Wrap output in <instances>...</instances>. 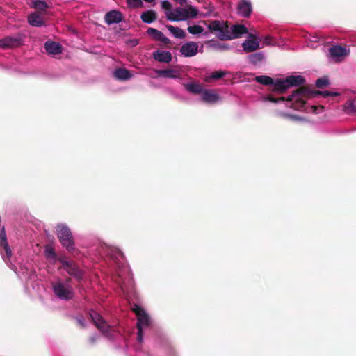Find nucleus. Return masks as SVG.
<instances>
[{
  "mask_svg": "<svg viewBox=\"0 0 356 356\" xmlns=\"http://www.w3.org/2000/svg\"><path fill=\"white\" fill-rule=\"evenodd\" d=\"M56 233L61 245L69 252H73L75 250V243L71 229L64 224H59L56 226Z\"/></svg>",
  "mask_w": 356,
  "mask_h": 356,
  "instance_id": "nucleus-1",
  "label": "nucleus"
},
{
  "mask_svg": "<svg viewBox=\"0 0 356 356\" xmlns=\"http://www.w3.org/2000/svg\"><path fill=\"white\" fill-rule=\"evenodd\" d=\"M197 14V9L189 6L188 8H178L175 9L167 15V18L170 21H183L188 18H194Z\"/></svg>",
  "mask_w": 356,
  "mask_h": 356,
  "instance_id": "nucleus-2",
  "label": "nucleus"
},
{
  "mask_svg": "<svg viewBox=\"0 0 356 356\" xmlns=\"http://www.w3.org/2000/svg\"><path fill=\"white\" fill-rule=\"evenodd\" d=\"M312 89L309 86H301L295 90V93L298 94V98L291 104V107L296 110H300L305 106L306 101L302 98L309 99L312 98Z\"/></svg>",
  "mask_w": 356,
  "mask_h": 356,
  "instance_id": "nucleus-3",
  "label": "nucleus"
},
{
  "mask_svg": "<svg viewBox=\"0 0 356 356\" xmlns=\"http://www.w3.org/2000/svg\"><path fill=\"white\" fill-rule=\"evenodd\" d=\"M52 288L54 294L61 300H69L74 298V290L70 285L65 286L63 282H58L53 284Z\"/></svg>",
  "mask_w": 356,
  "mask_h": 356,
  "instance_id": "nucleus-4",
  "label": "nucleus"
},
{
  "mask_svg": "<svg viewBox=\"0 0 356 356\" xmlns=\"http://www.w3.org/2000/svg\"><path fill=\"white\" fill-rule=\"evenodd\" d=\"M58 261L62 264L61 268L70 275L77 280H81L83 278V273L75 262L67 261L65 257H60Z\"/></svg>",
  "mask_w": 356,
  "mask_h": 356,
  "instance_id": "nucleus-5",
  "label": "nucleus"
},
{
  "mask_svg": "<svg viewBox=\"0 0 356 356\" xmlns=\"http://www.w3.org/2000/svg\"><path fill=\"white\" fill-rule=\"evenodd\" d=\"M248 33L247 28L241 24H235L231 26L230 29L227 28L225 33H222L219 36L220 40H230L240 38L242 35Z\"/></svg>",
  "mask_w": 356,
  "mask_h": 356,
  "instance_id": "nucleus-6",
  "label": "nucleus"
},
{
  "mask_svg": "<svg viewBox=\"0 0 356 356\" xmlns=\"http://www.w3.org/2000/svg\"><path fill=\"white\" fill-rule=\"evenodd\" d=\"M90 316L96 327L103 334H109L111 327L99 314L94 311H92L91 312H90Z\"/></svg>",
  "mask_w": 356,
  "mask_h": 356,
  "instance_id": "nucleus-7",
  "label": "nucleus"
},
{
  "mask_svg": "<svg viewBox=\"0 0 356 356\" xmlns=\"http://www.w3.org/2000/svg\"><path fill=\"white\" fill-rule=\"evenodd\" d=\"M132 311L135 313V314L137 316V325L136 327H147L150 324V318L149 315L147 314V312L145 311V309L140 307L138 305H134V307L132 308Z\"/></svg>",
  "mask_w": 356,
  "mask_h": 356,
  "instance_id": "nucleus-8",
  "label": "nucleus"
},
{
  "mask_svg": "<svg viewBox=\"0 0 356 356\" xmlns=\"http://www.w3.org/2000/svg\"><path fill=\"white\" fill-rule=\"evenodd\" d=\"M202 22L207 25V28L211 32H218L217 37L218 39L220 34L225 33L227 28L229 27L228 22L212 20L203 21Z\"/></svg>",
  "mask_w": 356,
  "mask_h": 356,
  "instance_id": "nucleus-9",
  "label": "nucleus"
},
{
  "mask_svg": "<svg viewBox=\"0 0 356 356\" xmlns=\"http://www.w3.org/2000/svg\"><path fill=\"white\" fill-rule=\"evenodd\" d=\"M22 44V37L18 34L16 35L6 36L0 40V48L8 49L18 47Z\"/></svg>",
  "mask_w": 356,
  "mask_h": 356,
  "instance_id": "nucleus-10",
  "label": "nucleus"
},
{
  "mask_svg": "<svg viewBox=\"0 0 356 356\" xmlns=\"http://www.w3.org/2000/svg\"><path fill=\"white\" fill-rule=\"evenodd\" d=\"M198 45L195 42H187L180 48V52L186 57H192L197 54Z\"/></svg>",
  "mask_w": 356,
  "mask_h": 356,
  "instance_id": "nucleus-11",
  "label": "nucleus"
},
{
  "mask_svg": "<svg viewBox=\"0 0 356 356\" xmlns=\"http://www.w3.org/2000/svg\"><path fill=\"white\" fill-rule=\"evenodd\" d=\"M248 38L249 39L245 40L242 44L244 51L252 52L259 49V44L257 37L254 34L250 33Z\"/></svg>",
  "mask_w": 356,
  "mask_h": 356,
  "instance_id": "nucleus-12",
  "label": "nucleus"
},
{
  "mask_svg": "<svg viewBox=\"0 0 356 356\" xmlns=\"http://www.w3.org/2000/svg\"><path fill=\"white\" fill-rule=\"evenodd\" d=\"M238 13L244 17H249L252 13V4L248 0H241L237 6Z\"/></svg>",
  "mask_w": 356,
  "mask_h": 356,
  "instance_id": "nucleus-13",
  "label": "nucleus"
},
{
  "mask_svg": "<svg viewBox=\"0 0 356 356\" xmlns=\"http://www.w3.org/2000/svg\"><path fill=\"white\" fill-rule=\"evenodd\" d=\"M154 60L160 63H169L172 60V54L167 51L156 50L152 53Z\"/></svg>",
  "mask_w": 356,
  "mask_h": 356,
  "instance_id": "nucleus-14",
  "label": "nucleus"
},
{
  "mask_svg": "<svg viewBox=\"0 0 356 356\" xmlns=\"http://www.w3.org/2000/svg\"><path fill=\"white\" fill-rule=\"evenodd\" d=\"M122 20L123 17L122 13L115 10L109 11L105 15V22L109 25L114 23H119Z\"/></svg>",
  "mask_w": 356,
  "mask_h": 356,
  "instance_id": "nucleus-15",
  "label": "nucleus"
},
{
  "mask_svg": "<svg viewBox=\"0 0 356 356\" xmlns=\"http://www.w3.org/2000/svg\"><path fill=\"white\" fill-rule=\"evenodd\" d=\"M285 79L289 88L293 86L300 87L306 82L305 79L301 75H291L287 76Z\"/></svg>",
  "mask_w": 356,
  "mask_h": 356,
  "instance_id": "nucleus-16",
  "label": "nucleus"
},
{
  "mask_svg": "<svg viewBox=\"0 0 356 356\" xmlns=\"http://www.w3.org/2000/svg\"><path fill=\"white\" fill-rule=\"evenodd\" d=\"M29 6L31 8L35 9L38 13L45 14L47 9L49 8L47 2L40 0H31Z\"/></svg>",
  "mask_w": 356,
  "mask_h": 356,
  "instance_id": "nucleus-17",
  "label": "nucleus"
},
{
  "mask_svg": "<svg viewBox=\"0 0 356 356\" xmlns=\"http://www.w3.org/2000/svg\"><path fill=\"white\" fill-rule=\"evenodd\" d=\"M42 15L38 12L31 13L28 16L29 23L33 26H42L44 24V19Z\"/></svg>",
  "mask_w": 356,
  "mask_h": 356,
  "instance_id": "nucleus-18",
  "label": "nucleus"
},
{
  "mask_svg": "<svg viewBox=\"0 0 356 356\" xmlns=\"http://www.w3.org/2000/svg\"><path fill=\"white\" fill-rule=\"evenodd\" d=\"M159 76L165 78L177 79L180 76V73L175 69L159 70L156 71Z\"/></svg>",
  "mask_w": 356,
  "mask_h": 356,
  "instance_id": "nucleus-19",
  "label": "nucleus"
},
{
  "mask_svg": "<svg viewBox=\"0 0 356 356\" xmlns=\"http://www.w3.org/2000/svg\"><path fill=\"white\" fill-rule=\"evenodd\" d=\"M0 248H3L5 250L7 257H10L12 255V251L9 247L7 241L6 232L4 228L0 232Z\"/></svg>",
  "mask_w": 356,
  "mask_h": 356,
  "instance_id": "nucleus-20",
  "label": "nucleus"
},
{
  "mask_svg": "<svg viewBox=\"0 0 356 356\" xmlns=\"http://www.w3.org/2000/svg\"><path fill=\"white\" fill-rule=\"evenodd\" d=\"M46 51L51 54H58L61 53V45L56 42L47 41L44 44Z\"/></svg>",
  "mask_w": 356,
  "mask_h": 356,
  "instance_id": "nucleus-21",
  "label": "nucleus"
},
{
  "mask_svg": "<svg viewBox=\"0 0 356 356\" xmlns=\"http://www.w3.org/2000/svg\"><path fill=\"white\" fill-rule=\"evenodd\" d=\"M273 92H278L282 94V93H284L289 89V87L287 86L285 79H278L274 81V83H273Z\"/></svg>",
  "mask_w": 356,
  "mask_h": 356,
  "instance_id": "nucleus-22",
  "label": "nucleus"
},
{
  "mask_svg": "<svg viewBox=\"0 0 356 356\" xmlns=\"http://www.w3.org/2000/svg\"><path fill=\"white\" fill-rule=\"evenodd\" d=\"M202 99L207 103H215L218 99V95L211 90H204L202 92Z\"/></svg>",
  "mask_w": 356,
  "mask_h": 356,
  "instance_id": "nucleus-23",
  "label": "nucleus"
},
{
  "mask_svg": "<svg viewBox=\"0 0 356 356\" xmlns=\"http://www.w3.org/2000/svg\"><path fill=\"white\" fill-rule=\"evenodd\" d=\"M114 76L121 81H126L131 77L130 72L125 68H118L113 72Z\"/></svg>",
  "mask_w": 356,
  "mask_h": 356,
  "instance_id": "nucleus-24",
  "label": "nucleus"
},
{
  "mask_svg": "<svg viewBox=\"0 0 356 356\" xmlns=\"http://www.w3.org/2000/svg\"><path fill=\"white\" fill-rule=\"evenodd\" d=\"M157 15L154 10H149L141 14L140 18L145 23H152L156 19Z\"/></svg>",
  "mask_w": 356,
  "mask_h": 356,
  "instance_id": "nucleus-25",
  "label": "nucleus"
},
{
  "mask_svg": "<svg viewBox=\"0 0 356 356\" xmlns=\"http://www.w3.org/2000/svg\"><path fill=\"white\" fill-rule=\"evenodd\" d=\"M329 51H330L331 56L333 58L342 57V56H346V49L341 46H338V45L332 47L330 49Z\"/></svg>",
  "mask_w": 356,
  "mask_h": 356,
  "instance_id": "nucleus-26",
  "label": "nucleus"
},
{
  "mask_svg": "<svg viewBox=\"0 0 356 356\" xmlns=\"http://www.w3.org/2000/svg\"><path fill=\"white\" fill-rule=\"evenodd\" d=\"M166 28L177 38L182 39L186 36V33L180 28L170 24L166 25Z\"/></svg>",
  "mask_w": 356,
  "mask_h": 356,
  "instance_id": "nucleus-27",
  "label": "nucleus"
},
{
  "mask_svg": "<svg viewBox=\"0 0 356 356\" xmlns=\"http://www.w3.org/2000/svg\"><path fill=\"white\" fill-rule=\"evenodd\" d=\"M264 59V54L261 52H257L254 54H252L248 56V60L250 63L253 65H257V63L261 62Z\"/></svg>",
  "mask_w": 356,
  "mask_h": 356,
  "instance_id": "nucleus-28",
  "label": "nucleus"
},
{
  "mask_svg": "<svg viewBox=\"0 0 356 356\" xmlns=\"http://www.w3.org/2000/svg\"><path fill=\"white\" fill-rule=\"evenodd\" d=\"M255 80L257 82L264 86H270L274 83V80L271 77L266 75L257 76Z\"/></svg>",
  "mask_w": 356,
  "mask_h": 356,
  "instance_id": "nucleus-29",
  "label": "nucleus"
},
{
  "mask_svg": "<svg viewBox=\"0 0 356 356\" xmlns=\"http://www.w3.org/2000/svg\"><path fill=\"white\" fill-rule=\"evenodd\" d=\"M186 88L194 94H200L203 92L201 85L197 83H188L186 85Z\"/></svg>",
  "mask_w": 356,
  "mask_h": 356,
  "instance_id": "nucleus-30",
  "label": "nucleus"
},
{
  "mask_svg": "<svg viewBox=\"0 0 356 356\" xmlns=\"http://www.w3.org/2000/svg\"><path fill=\"white\" fill-rule=\"evenodd\" d=\"M149 35L152 36L155 40L159 41L163 33L154 28H149L147 31Z\"/></svg>",
  "mask_w": 356,
  "mask_h": 356,
  "instance_id": "nucleus-31",
  "label": "nucleus"
},
{
  "mask_svg": "<svg viewBox=\"0 0 356 356\" xmlns=\"http://www.w3.org/2000/svg\"><path fill=\"white\" fill-rule=\"evenodd\" d=\"M330 84V81L327 77L324 76L319 78L316 81V86L318 88H324Z\"/></svg>",
  "mask_w": 356,
  "mask_h": 356,
  "instance_id": "nucleus-32",
  "label": "nucleus"
},
{
  "mask_svg": "<svg viewBox=\"0 0 356 356\" xmlns=\"http://www.w3.org/2000/svg\"><path fill=\"white\" fill-rule=\"evenodd\" d=\"M226 72L224 71H215L213 72L210 76L207 77L205 81L209 82L211 79H220L222 78L225 75Z\"/></svg>",
  "mask_w": 356,
  "mask_h": 356,
  "instance_id": "nucleus-33",
  "label": "nucleus"
},
{
  "mask_svg": "<svg viewBox=\"0 0 356 356\" xmlns=\"http://www.w3.org/2000/svg\"><path fill=\"white\" fill-rule=\"evenodd\" d=\"M188 31L193 35L200 34L203 32V28L200 25L190 26L187 29Z\"/></svg>",
  "mask_w": 356,
  "mask_h": 356,
  "instance_id": "nucleus-34",
  "label": "nucleus"
},
{
  "mask_svg": "<svg viewBox=\"0 0 356 356\" xmlns=\"http://www.w3.org/2000/svg\"><path fill=\"white\" fill-rule=\"evenodd\" d=\"M127 4L129 8H136L142 7V0H127Z\"/></svg>",
  "mask_w": 356,
  "mask_h": 356,
  "instance_id": "nucleus-35",
  "label": "nucleus"
},
{
  "mask_svg": "<svg viewBox=\"0 0 356 356\" xmlns=\"http://www.w3.org/2000/svg\"><path fill=\"white\" fill-rule=\"evenodd\" d=\"M44 252H45V256L47 259H56V252L53 248H51V247L46 248Z\"/></svg>",
  "mask_w": 356,
  "mask_h": 356,
  "instance_id": "nucleus-36",
  "label": "nucleus"
},
{
  "mask_svg": "<svg viewBox=\"0 0 356 356\" xmlns=\"http://www.w3.org/2000/svg\"><path fill=\"white\" fill-rule=\"evenodd\" d=\"M279 115L280 117H282V118H288V119L294 120H300V118L297 116V115L289 114V113H284V112L280 113Z\"/></svg>",
  "mask_w": 356,
  "mask_h": 356,
  "instance_id": "nucleus-37",
  "label": "nucleus"
},
{
  "mask_svg": "<svg viewBox=\"0 0 356 356\" xmlns=\"http://www.w3.org/2000/svg\"><path fill=\"white\" fill-rule=\"evenodd\" d=\"M348 111L349 113H356V97L350 102Z\"/></svg>",
  "mask_w": 356,
  "mask_h": 356,
  "instance_id": "nucleus-38",
  "label": "nucleus"
},
{
  "mask_svg": "<svg viewBox=\"0 0 356 356\" xmlns=\"http://www.w3.org/2000/svg\"><path fill=\"white\" fill-rule=\"evenodd\" d=\"M339 92H331V91H328V90L323 91V94H322V96L324 97H337V96H339Z\"/></svg>",
  "mask_w": 356,
  "mask_h": 356,
  "instance_id": "nucleus-39",
  "label": "nucleus"
},
{
  "mask_svg": "<svg viewBox=\"0 0 356 356\" xmlns=\"http://www.w3.org/2000/svg\"><path fill=\"white\" fill-rule=\"evenodd\" d=\"M138 332H137V340L139 343H142L143 340V328L138 327L137 328Z\"/></svg>",
  "mask_w": 356,
  "mask_h": 356,
  "instance_id": "nucleus-40",
  "label": "nucleus"
},
{
  "mask_svg": "<svg viewBox=\"0 0 356 356\" xmlns=\"http://www.w3.org/2000/svg\"><path fill=\"white\" fill-rule=\"evenodd\" d=\"M298 98V94L295 93V90L293 91L292 94L289 95L287 98H286V101L287 102H292L293 100H295Z\"/></svg>",
  "mask_w": 356,
  "mask_h": 356,
  "instance_id": "nucleus-41",
  "label": "nucleus"
},
{
  "mask_svg": "<svg viewBox=\"0 0 356 356\" xmlns=\"http://www.w3.org/2000/svg\"><path fill=\"white\" fill-rule=\"evenodd\" d=\"M159 41L163 42L165 45H168V44H171V41L170 40V39H168L167 37H165L164 35V34L161 36Z\"/></svg>",
  "mask_w": 356,
  "mask_h": 356,
  "instance_id": "nucleus-42",
  "label": "nucleus"
},
{
  "mask_svg": "<svg viewBox=\"0 0 356 356\" xmlns=\"http://www.w3.org/2000/svg\"><path fill=\"white\" fill-rule=\"evenodd\" d=\"M171 3L168 1H163L162 2V8L166 10L171 9Z\"/></svg>",
  "mask_w": 356,
  "mask_h": 356,
  "instance_id": "nucleus-43",
  "label": "nucleus"
},
{
  "mask_svg": "<svg viewBox=\"0 0 356 356\" xmlns=\"http://www.w3.org/2000/svg\"><path fill=\"white\" fill-rule=\"evenodd\" d=\"M77 323L81 328L86 327V323L83 318H77Z\"/></svg>",
  "mask_w": 356,
  "mask_h": 356,
  "instance_id": "nucleus-44",
  "label": "nucleus"
},
{
  "mask_svg": "<svg viewBox=\"0 0 356 356\" xmlns=\"http://www.w3.org/2000/svg\"><path fill=\"white\" fill-rule=\"evenodd\" d=\"M88 340L91 344H95L97 341V337L96 335L90 336Z\"/></svg>",
  "mask_w": 356,
  "mask_h": 356,
  "instance_id": "nucleus-45",
  "label": "nucleus"
},
{
  "mask_svg": "<svg viewBox=\"0 0 356 356\" xmlns=\"http://www.w3.org/2000/svg\"><path fill=\"white\" fill-rule=\"evenodd\" d=\"M215 47L220 49H228V46L226 44H215Z\"/></svg>",
  "mask_w": 356,
  "mask_h": 356,
  "instance_id": "nucleus-46",
  "label": "nucleus"
},
{
  "mask_svg": "<svg viewBox=\"0 0 356 356\" xmlns=\"http://www.w3.org/2000/svg\"><path fill=\"white\" fill-rule=\"evenodd\" d=\"M312 97H314L315 96H317V95H321L322 96L323 91L312 90Z\"/></svg>",
  "mask_w": 356,
  "mask_h": 356,
  "instance_id": "nucleus-47",
  "label": "nucleus"
},
{
  "mask_svg": "<svg viewBox=\"0 0 356 356\" xmlns=\"http://www.w3.org/2000/svg\"><path fill=\"white\" fill-rule=\"evenodd\" d=\"M271 38L269 36H266L264 39V44L266 45H268L270 44Z\"/></svg>",
  "mask_w": 356,
  "mask_h": 356,
  "instance_id": "nucleus-48",
  "label": "nucleus"
},
{
  "mask_svg": "<svg viewBox=\"0 0 356 356\" xmlns=\"http://www.w3.org/2000/svg\"><path fill=\"white\" fill-rule=\"evenodd\" d=\"M268 99L271 102H273V103H277L279 102V99L277 98H275L273 97V96L270 95L268 97Z\"/></svg>",
  "mask_w": 356,
  "mask_h": 356,
  "instance_id": "nucleus-49",
  "label": "nucleus"
},
{
  "mask_svg": "<svg viewBox=\"0 0 356 356\" xmlns=\"http://www.w3.org/2000/svg\"><path fill=\"white\" fill-rule=\"evenodd\" d=\"M318 108H319V106H311L312 112L314 113H319Z\"/></svg>",
  "mask_w": 356,
  "mask_h": 356,
  "instance_id": "nucleus-50",
  "label": "nucleus"
},
{
  "mask_svg": "<svg viewBox=\"0 0 356 356\" xmlns=\"http://www.w3.org/2000/svg\"><path fill=\"white\" fill-rule=\"evenodd\" d=\"M130 42L132 46H136L138 44V40L137 39H134V40H130Z\"/></svg>",
  "mask_w": 356,
  "mask_h": 356,
  "instance_id": "nucleus-51",
  "label": "nucleus"
},
{
  "mask_svg": "<svg viewBox=\"0 0 356 356\" xmlns=\"http://www.w3.org/2000/svg\"><path fill=\"white\" fill-rule=\"evenodd\" d=\"M178 3L183 6L186 3L187 0H175Z\"/></svg>",
  "mask_w": 356,
  "mask_h": 356,
  "instance_id": "nucleus-52",
  "label": "nucleus"
},
{
  "mask_svg": "<svg viewBox=\"0 0 356 356\" xmlns=\"http://www.w3.org/2000/svg\"><path fill=\"white\" fill-rule=\"evenodd\" d=\"M319 106V108H318V111H319V112H320V111H321V112H322V111H324V109H325L324 106H321H321Z\"/></svg>",
  "mask_w": 356,
  "mask_h": 356,
  "instance_id": "nucleus-53",
  "label": "nucleus"
},
{
  "mask_svg": "<svg viewBox=\"0 0 356 356\" xmlns=\"http://www.w3.org/2000/svg\"><path fill=\"white\" fill-rule=\"evenodd\" d=\"M279 99V102L282 101V102H284V101H286V98L284 97H281L280 98H277Z\"/></svg>",
  "mask_w": 356,
  "mask_h": 356,
  "instance_id": "nucleus-54",
  "label": "nucleus"
},
{
  "mask_svg": "<svg viewBox=\"0 0 356 356\" xmlns=\"http://www.w3.org/2000/svg\"><path fill=\"white\" fill-rule=\"evenodd\" d=\"M67 282H70L71 281V278L68 277L67 280H66Z\"/></svg>",
  "mask_w": 356,
  "mask_h": 356,
  "instance_id": "nucleus-55",
  "label": "nucleus"
}]
</instances>
